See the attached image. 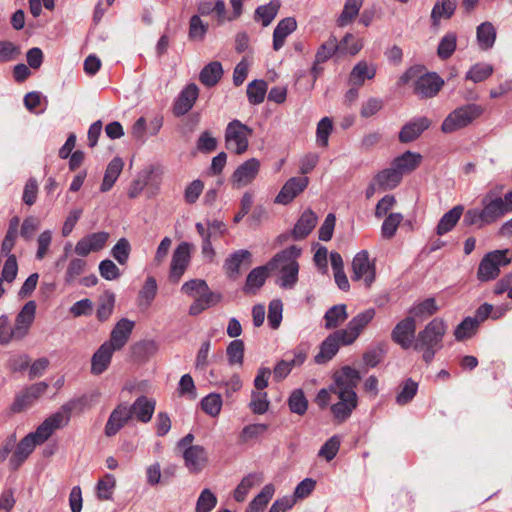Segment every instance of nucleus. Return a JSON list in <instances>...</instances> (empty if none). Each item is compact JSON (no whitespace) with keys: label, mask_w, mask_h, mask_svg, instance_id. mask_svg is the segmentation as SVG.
Listing matches in <instances>:
<instances>
[{"label":"nucleus","mask_w":512,"mask_h":512,"mask_svg":"<svg viewBox=\"0 0 512 512\" xmlns=\"http://www.w3.org/2000/svg\"><path fill=\"white\" fill-rule=\"evenodd\" d=\"M446 331L445 321L442 318H434L418 332L413 349L422 352V359L426 364H430L437 351L442 349Z\"/></svg>","instance_id":"1"},{"label":"nucleus","mask_w":512,"mask_h":512,"mask_svg":"<svg viewBox=\"0 0 512 512\" xmlns=\"http://www.w3.org/2000/svg\"><path fill=\"white\" fill-rule=\"evenodd\" d=\"M482 112V107L473 103L458 107L444 119L441 131L443 133H453L465 128L477 119Z\"/></svg>","instance_id":"2"},{"label":"nucleus","mask_w":512,"mask_h":512,"mask_svg":"<svg viewBox=\"0 0 512 512\" xmlns=\"http://www.w3.org/2000/svg\"><path fill=\"white\" fill-rule=\"evenodd\" d=\"M509 249L494 250L487 253L479 263L477 270V278L481 282L494 280L500 273V267L507 266L511 263L508 257Z\"/></svg>","instance_id":"3"},{"label":"nucleus","mask_w":512,"mask_h":512,"mask_svg":"<svg viewBox=\"0 0 512 512\" xmlns=\"http://www.w3.org/2000/svg\"><path fill=\"white\" fill-rule=\"evenodd\" d=\"M253 129L234 119L228 123L225 130V144L228 150L237 155L245 153L249 146L248 138L252 136Z\"/></svg>","instance_id":"4"},{"label":"nucleus","mask_w":512,"mask_h":512,"mask_svg":"<svg viewBox=\"0 0 512 512\" xmlns=\"http://www.w3.org/2000/svg\"><path fill=\"white\" fill-rule=\"evenodd\" d=\"M353 39V35L347 33L340 42L334 35H331L327 41L320 45L318 48L315 59L318 63H324L328 61L336 52L348 53L350 55H356L363 47L362 43L356 41L352 46L348 47L347 43Z\"/></svg>","instance_id":"5"},{"label":"nucleus","mask_w":512,"mask_h":512,"mask_svg":"<svg viewBox=\"0 0 512 512\" xmlns=\"http://www.w3.org/2000/svg\"><path fill=\"white\" fill-rule=\"evenodd\" d=\"M334 385L330 386L333 393H356L355 389L361 381L360 372L351 366H343L333 373Z\"/></svg>","instance_id":"6"},{"label":"nucleus","mask_w":512,"mask_h":512,"mask_svg":"<svg viewBox=\"0 0 512 512\" xmlns=\"http://www.w3.org/2000/svg\"><path fill=\"white\" fill-rule=\"evenodd\" d=\"M352 280L359 281L364 279L365 286L369 288L375 280V263L370 262L367 250L358 252L352 261Z\"/></svg>","instance_id":"7"},{"label":"nucleus","mask_w":512,"mask_h":512,"mask_svg":"<svg viewBox=\"0 0 512 512\" xmlns=\"http://www.w3.org/2000/svg\"><path fill=\"white\" fill-rule=\"evenodd\" d=\"M482 214L484 217V224H492L508 214L506 206L502 201V197L497 195L494 190L488 191L481 200Z\"/></svg>","instance_id":"8"},{"label":"nucleus","mask_w":512,"mask_h":512,"mask_svg":"<svg viewBox=\"0 0 512 512\" xmlns=\"http://www.w3.org/2000/svg\"><path fill=\"white\" fill-rule=\"evenodd\" d=\"M416 321L413 316H407L399 321L391 332V339L402 349L411 348L415 342Z\"/></svg>","instance_id":"9"},{"label":"nucleus","mask_w":512,"mask_h":512,"mask_svg":"<svg viewBox=\"0 0 512 512\" xmlns=\"http://www.w3.org/2000/svg\"><path fill=\"white\" fill-rule=\"evenodd\" d=\"M190 248L189 243L181 242L174 250L169 272L171 282L178 283L185 273L190 263Z\"/></svg>","instance_id":"10"},{"label":"nucleus","mask_w":512,"mask_h":512,"mask_svg":"<svg viewBox=\"0 0 512 512\" xmlns=\"http://www.w3.org/2000/svg\"><path fill=\"white\" fill-rule=\"evenodd\" d=\"M345 332L336 330L327 336L320 345L318 354L314 357L317 364H325L329 362L339 351L340 345H350L345 341Z\"/></svg>","instance_id":"11"},{"label":"nucleus","mask_w":512,"mask_h":512,"mask_svg":"<svg viewBox=\"0 0 512 512\" xmlns=\"http://www.w3.org/2000/svg\"><path fill=\"white\" fill-rule=\"evenodd\" d=\"M109 239L108 232H95L82 237L75 245L74 252L80 257H86L91 252L102 250Z\"/></svg>","instance_id":"12"},{"label":"nucleus","mask_w":512,"mask_h":512,"mask_svg":"<svg viewBox=\"0 0 512 512\" xmlns=\"http://www.w3.org/2000/svg\"><path fill=\"white\" fill-rule=\"evenodd\" d=\"M277 270L273 263L269 260L265 265L253 268L247 275L243 292L245 294L255 295L258 290L265 284L269 273Z\"/></svg>","instance_id":"13"},{"label":"nucleus","mask_w":512,"mask_h":512,"mask_svg":"<svg viewBox=\"0 0 512 512\" xmlns=\"http://www.w3.org/2000/svg\"><path fill=\"white\" fill-rule=\"evenodd\" d=\"M375 314V309L369 308L353 317L345 329H339V331H344L346 333L344 336L346 340L345 342L352 344L364 328L373 320Z\"/></svg>","instance_id":"14"},{"label":"nucleus","mask_w":512,"mask_h":512,"mask_svg":"<svg viewBox=\"0 0 512 512\" xmlns=\"http://www.w3.org/2000/svg\"><path fill=\"white\" fill-rule=\"evenodd\" d=\"M432 122L426 116L416 117L405 123L398 135L401 143L407 144L418 139L421 134L430 128Z\"/></svg>","instance_id":"15"},{"label":"nucleus","mask_w":512,"mask_h":512,"mask_svg":"<svg viewBox=\"0 0 512 512\" xmlns=\"http://www.w3.org/2000/svg\"><path fill=\"white\" fill-rule=\"evenodd\" d=\"M308 184L309 178L306 176L290 178L281 188L275 202L283 205L289 204L307 188Z\"/></svg>","instance_id":"16"},{"label":"nucleus","mask_w":512,"mask_h":512,"mask_svg":"<svg viewBox=\"0 0 512 512\" xmlns=\"http://www.w3.org/2000/svg\"><path fill=\"white\" fill-rule=\"evenodd\" d=\"M339 401L330 407L334 419L342 423L346 421L358 405V397L356 393H336Z\"/></svg>","instance_id":"17"},{"label":"nucleus","mask_w":512,"mask_h":512,"mask_svg":"<svg viewBox=\"0 0 512 512\" xmlns=\"http://www.w3.org/2000/svg\"><path fill=\"white\" fill-rule=\"evenodd\" d=\"M199 95V89L196 84H188L175 100L172 112L175 117H181L187 114L194 106Z\"/></svg>","instance_id":"18"},{"label":"nucleus","mask_w":512,"mask_h":512,"mask_svg":"<svg viewBox=\"0 0 512 512\" xmlns=\"http://www.w3.org/2000/svg\"><path fill=\"white\" fill-rule=\"evenodd\" d=\"M444 81L434 72L420 76L414 84V92L421 98L434 97L442 88Z\"/></svg>","instance_id":"19"},{"label":"nucleus","mask_w":512,"mask_h":512,"mask_svg":"<svg viewBox=\"0 0 512 512\" xmlns=\"http://www.w3.org/2000/svg\"><path fill=\"white\" fill-rule=\"evenodd\" d=\"M131 419L132 415L129 407L125 404H119L111 412L106 422L104 429L105 435L107 437L115 436Z\"/></svg>","instance_id":"20"},{"label":"nucleus","mask_w":512,"mask_h":512,"mask_svg":"<svg viewBox=\"0 0 512 512\" xmlns=\"http://www.w3.org/2000/svg\"><path fill=\"white\" fill-rule=\"evenodd\" d=\"M36 308V302L34 300H30L25 303L17 314L14 325L17 340H20L27 335L29 328L35 319Z\"/></svg>","instance_id":"21"},{"label":"nucleus","mask_w":512,"mask_h":512,"mask_svg":"<svg viewBox=\"0 0 512 512\" xmlns=\"http://www.w3.org/2000/svg\"><path fill=\"white\" fill-rule=\"evenodd\" d=\"M259 168L260 162L256 158L248 159L234 171L231 177L232 183L238 187L250 184L256 178Z\"/></svg>","instance_id":"22"},{"label":"nucleus","mask_w":512,"mask_h":512,"mask_svg":"<svg viewBox=\"0 0 512 512\" xmlns=\"http://www.w3.org/2000/svg\"><path fill=\"white\" fill-rule=\"evenodd\" d=\"M185 466L191 473L201 472L208 462L207 452L203 446L187 447L183 452Z\"/></svg>","instance_id":"23"},{"label":"nucleus","mask_w":512,"mask_h":512,"mask_svg":"<svg viewBox=\"0 0 512 512\" xmlns=\"http://www.w3.org/2000/svg\"><path fill=\"white\" fill-rule=\"evenodd\" d=\"M135 323L127 318L120 319L111 331L110 339L105 343H110L115 350L122 349L129 340Z\"/></svg>","instance_id":"24"},{"label":"nucleus","mask_w":512,"mask_h":512,"mask_svg":"<svg viewBox=\"0 0 512 512\" xmlns=\"http://www.w3.org/2000/svg\"><path fill=\"white\" fill-rule=\"evenodd\" d=\"M37 442L30 434H27L15 447L10 457L9 466L12 471L18 470L37 446Z\"/></svg>","instance_id":"25"},{"label":"nucleus","mask_w":512,"mask_h":512,"mask_svg":"<svg viewBox=\"0 0 512 512\" xmlns=\"http://www.w3.org/2000/svg\"><path fill=\"white\" fill-rule=\"evenodd\" d=\"M252 254L246 249H240L230 254L224 261L223 269L230 279H236L240 273V266L244 263L250 266Z\"/></svg>","instance_id":"26"},{"label":"nucleus","mask_w":512,"mask_h":512,"mask_svg":"<svg viewBox=\"0 0 512 512\" xmlns=\"http://www.w3.org/2000/svg\"><path fill=\"white\" fill-rule=\"evenodd\" d=\"M115 351L110 343L104 342L91 358V373L93 375L104 373L108 369Z\"/></svg>","instance_id":"27"},{"label":"nucleus","mask_w":512,"mask_h":512,"mask_svg":"<svg viewBox=\"0 0 512 512\" xmlns=\"http://www.w3.org/2000/svg\"><path fill=\"white\" fill-rule=\"evenodd\" d=\"M156 401L144 395L139 396L129 407L132 418L135 417L139 422L148 423L155 411Z\"/></svg>","instance_id":"28"},{"label":"nucleus","mask_w":512,"mask_h":512,"mask_svg":"<svg viewBox=\"0 0 512 512\" xmlns=\"http://www.w3.org/2000/svg\"><path fill=\"white\" fill-rule=\"evenodd\" d=\"M317 220V215L311 209L305 210L294 225L291 232L292 238L294 240L305 239L316 226Z\"/></svg>","instance_id":"29"},{"label":"nucleus","mask_w":512,"mask_h":512,"mask_svg":"<svg viewBox=\"0 0 512 512\" xmlns=\"http://www.w3.org/2000/svg\"><path fill=\"white\" fill-rule=\"evenodd\" d=\"M422 160V156L419 153L406 151L400 156L392 160L391 165L400 173L403 177L405 173H410L418 168Z\"/></svg>","instance_id":"30"},{"label":"nucleus","mask_w":512,"mask_h":512,"mask_svg":"<svg viewBox=\"0 0 512 512\" xmlns=\"http://www.w3.org/2000/svg\"><path fill=\"white\" fill-rule=\"evenodd\" d=\"M297 28V22L293 17H287L279 21L273 32V49L280 50L288 35L294 32Z\"/></svg>","instance_id":"31"},{"label":"nucleus","mask_w":512,"mask_h":512,"mask_svg":"<svg viewBox=\"0 0 512 512\" xmlns=\"http://www.w3.org/2000/svg\"><path fill=\"white\" fill-rule=\"evenodd\" d=\"M457 0H441L435 3L431 11V24L433 28H438L442 18L450 19L456 10Z\"/></svg>","instance_id":"32"},{"label":"nucleus","mask_w":512,"mask_h":512,"mask_svg":"<svg viewBox=\"0 0 512 512\" xmlns=\"http://www.w3.org/2000/svg\"><path fill=\"white\" fill-rule=\"evenodd\" d=\"M198 15L209 16L213 12L216 14L218 25L226 21V5L223 0H202L197 4Z\"/></svg>","instance_id":"33"},{"label":"nucleus","mask_w":512,"mask_h":512,"mask_svg":"<svg viewBox=\"0 0 512 512\" xmlns=\"http://www.w3.org/2000/svg\"><path fill=\"white\" fill-rule=\"evenodd\" d=\"M464 212V207L462 205H456L448 212H446L441 219L439 220L436 233L437 235H444L450 232L460 220L462 214Z\"/></svg>","instance_id":"34"},{"label":"nucleus","mask_w":512,"mask_h":512,"mask_svg":"<svg viewBox=\"0 0 512 512\" xmlns=\"http://www.w3.org/2000/svg\"><path fill=\"white\" fill-rule=\"evenodd\" d=\"M123 167L124 162L120 157H115L108 163L100 186L101 192H107L113 187Z\"/></svg>","instance_id":"35"},{"label":"nucleus","mask_w":512,"mask_h":512,"mask_svg":"<svg viewBox=\"0 0 512 512\" xmlns=\"http://www.w3.org/2000/svg\"><path fill=\"white\" fill-rule=\"evenodd\" d=\"M222 76V64L219 61H212L202 68L199 80L206 87H213L220 81Z\"/></svg>","instance_id":"36"},{"label":"nucleus","mask_w":512,"mask_h":512,"mask_svg":"<svg viewBox=\"0 0 512 512\" xmlns=\"http://www.w3.org/2000/svg\"><path fill=\"white\" fill-rule=\"evenodd\" d=\"M130 349L135 361L144 362L157 352L158 345L154 340H141L134 343Z\"/></svg>","instance_id":"37"},{"label":"nucleus","mask_w":512,"mask_h":512,"mask_svg":"<svg viewBox=\"0 0 512 512\" xmlns=\"http://www.w3.org/2000/svg\"><path fill=\"white\" fill-rule=\"evenodd\" d=\"M400 173L390 164L389 168L380 171L374 181L382 190L394 189L402 181Z\"/></svg>","instance_id":"38"},{"label":"nucleus","mask_w":512,"mask_h":512,"mask_svg":"<svg viewBox=\"0 0 512 512\" xmlns=\"http://www.w3.org/2000/svg\"><path fill=\"white\" fill-rule=\"evenodd\" d=\"M476 37L481 50L491 49L496 40V29L491 22H483L477 27Z\"/></svg>","instance_id":"39"},{"label":"nucleus","mask_w":512,"mask_h":512,"mask_svg":"<svg viewBox=\"0 0 512 512\" xmlns=\"http://www.w3.org/2000/svg\"><path fill=\"white\" fill-rule=\"evenodd\" d=\"M376 75V66L368 65L366 61L358 62L350 73V80L357 86H362L366 79H373Z\"/></svg>","instance_id":"40"},{"label":"nucleus","mask_w":512,"mask_h":512,"mask_svg":"<svg viewBox=\"0 0 512 512\" xmlns=\"http://www.w3.org/2000/svg\"><path fill=\"white\" fill-rule=\"evenodd\" d=\"M280 286L286 289H291L298 281L299 264L298 262L280 263Z\"/></svg>","instance_id":"41"},{"label":"nucleus","mask_w":512,"mask_h":512,"mask_svg":"<svg viewBox=\"0 0 512 512\" xmlns=\"http://www.w3.org/2000/svg\"><path fill=\"white\" fill-rule=\"evenodd\" d=\"M158 291V285L154 276H148L138 293L139 306L149 307L154 301Z\"/></svg>","instance_id":"42"},{"label":"nucleus","mask_w":512,"mask_h":512,"mask_svg":"<svg viewBox=\"0 0 512 512\" xmlns=\"http://www.w3.org/2000/svg\"><path fill=\"white\" fill-rule=\"evenodd\" d=\"M275 488L272 484L265 485L259 494L247 506L245 512H261L272 499Z\"/></svg>","instance_id":"43"},{"label":"nucleus","mask_w":512,"mask_h":512,"mask_svg":"<svg viewBox=\"0 0 512 512\" xmlns=\"http://www.w3.org/2000/svg\"><path fill=\"white\" fill-rule=\"evenodd\" d=\"M280 8V2L278 0H271L266 5L257 7L254 14L255 21H261L264 27H267L276 17Z\"/></svg>","instance_id":"44"},{"label":"nucleus","mask_w":512,"mask_h":512,"mask_svg":"<svg viewBox=\"0 0 512 512\" xmlns=\"http://www.w3.org/2000/svg\"><path fill=\"white\" fill-rule=\"evenodd\" d=\"M346 308L345 304H338L329 308L324 315L325 328L333 329L344 322L348 317Z\"/></svg>","instance_id":"45"},{"label":"nucleus","mask_w":512,"mask_h":512,"mask_svg":"<svg viewBox=\"0 0 512 512\" xmlns=\"http://www.w3.org/2000/svg\"><path fill=\"white\" fill-rule=\"evenodd\" d=\"M115 306V294L106 290L99 298V305L96 311V317L100 322H104L109 319Z\"/></svg>","instance_id":"46"},{"label":"nucleus","mask_w":512,"mask_h":512,"mask_svg":"<svg viewBox=\"0 0 512 512\" xmlns=\"http://www.w3.org/2000/svg\"><path fill=\"white\" fill-rule=\"evenodd\" d=\"M457 47V35L454 32L446 33L440 40L437 47V55L441 60L449 59Z\"/></svg>","instance_id":"47"},{"label":"nucleus","mask_w":512,"mask_h":512,"mask_svg":"<svg viewBox=\"0 0 512 512\" xmlns=\"http://www.w3.org/2000/svg\"><path fill=\"white\" fill-rule=\"evenodd\" d=\"M267 83L264 80H253L247 86V97L250 104L259 105L261 104L267 93Z\"/></svg>","instance_id":"48"},{"label":"nucleus","mask_w":512,"mask_h":512,"mask_svg":"<svg viewBox=\"0 0 512 512\" xmlns=\"http://www.w3.org/2000/svg\"><path fill=\"white\" fill-rule=\"evenodd\" d=\"M418 383L412 378H407L400 385V391L396 395V403L400 406L410 403L416 396Z\"/></svg>","instance_id":"49"},{"label":"nucleus","mask_w":512,"mask_h":512,"mask_svg":"<svg viewBox=\"0 0 512 512\" xmlns=\"http://www.w3.org/2000/svg\"><path fill=\"white\" fill-rule=\"evenodd\" d=\"M363 0H346L344 8L337 19V25L344 27L348 25L359 13Z\"/></svg>","instance_id":"50"},{"label":"nucleus","mask_w":512,"mask_h":512,"mask_svg":"<svg viewBox=\"0 0 512 512\" xmlns=\"http://www.w3.org/2000/svg\"><path fill=\"white\" fill-rule=\"evenodd\" d=\"M288 407L292 413L303 416L308 409V400L302 389H295L288 398Z\"/></svg>","instance_id":"51"},{"label":"nucleus","mask_w":512,"mask_h":512,"mask_svg":"<svg viewBox=\"0 0 512 512\" xmlns=\"http://www.w3.org/2000/svg\"><path fill=\"white\" fill-rule=\"evenodd\" d=\"M439 310V307L436 304V300L433 297L426 298L424 301L412 306L408 313L410 316L419 317H428L434 315Z\"/></svg>","instance_id":"52"},{"label":"nucleus","mask_w":512,"mask_h":512,"mask_svg":"<svg viewBox=\"0 0 512 512\" xmlns=\"http://www.w3.org/2000/svg\"><path fill=\"white\" fill-rule=\"evenodd\" d=\"M477 321L472 317L464 318L455 328L454 336L457 341L471 338L478 330Z\"/></svg>","instance_id":"53"},{"label":"nucleus","mask_w":512,"mask_h":512,"mask_svg":"<svg viewBox=\"0 0 512 512\" xmlns=\"http://www.w3.org/2000/svg\"><path fill=\"white\" fill-rule=\"evenodd\" d=\"M493 74V67L487 63H476L466 73V80H471L474 83H479Z\"/></svg>","instance_id":"54"},{"label":"nucleus","mask_w":512,"mask_h":512,"mask_svg":"<svg viewBox=\"0 0 512 512\" xmlns=\"http://www.w3.org/2000/svg\"><path fill=\"white\" fill-rule=\"evenodd\" d=\"M402 220L403 215L401 213L388 214L381 226L382 237L384 239L393 238Z\"/></svg>","instance_id":"55"},{"label":"nucleus","mask_w":512,"mask_h":512,"mask_svg":"<svg viewBox=\"0 0 512 512\" xmlns=\"http://www.w3.org/2000/svg\"><path fill=\"white\" fill-rule=\"evenodd\" d=\"M208 31V24L204 23L199 15L191 16L189 20L188 38L191 41H202Z\"/></svg>","instance_id":"56"},{"label":"nucleus","mask_w":512,"mask_h":512,"mask_svg":"<svg viewBox=\"0 0 512 512\" xmlns=\"http://www.w3.org/2000/svg\"><path fill=\"white\" fill-rule=\"evenodd\" d=\"M201 409L211 417L219 415L222 408V398L218 393H210L201 400Z\"/></svg>","instance_id":"57"},{"label":"nucleus","mask_w":512,"mask_h":512,"mask_svg":"<svg viewBox=\"0 0 512 512\" xmlns=\"http://www.w3.org/2000/svg\"><path fill=\"white\" fill-rule=\"evenodd\" d=\"M244 342L240 339H235L229 343L226 349L228 363L230 365H242L244 360Z\"/></svg>","instance_id":"58"},{"label":"nucleus","mask_w":512,"mask_h":512,"mask_svg":"<svg viewBox=\"0 0 512 512\" xmlns=\"http://www.w3.org/2000/svg\"><path fill=\"white\" fill-rule=\"evenodd\" d=\"M301 248L292 245L280 252H278L270 261L273 263L276 269H278L280 263H292L297 262L296 259L301 255Z\"/></svg>","instance_id":"59"},{"label":"nucleus","mask_w":512,"mask_h":512,"mask_svg":"<svg viewBox=\"0 0 512 512\" xmlns=\"http://www.w3.org/2000/svg\"><path fill=\"white\" fill-rule=\"evenodd\" d=\"M152 174L153 168L150 167L149 169L140 173L139 176L132 181L128 189L129 198L134 199L140 195L145 186L148 184Z\"/></svg>","instance_id":"60"},{"label":"nucleus","mask_w":512,"mask_h":512,"mask_svg":"<svg viewBox=\"0 0 512 512\" xmlns=\"http://www.w3.org/2000/svg\"><path fill=\"white\" fill-rule=\"evenodd\" d=\"M131 253L130 242L126 238H120L111 249L112 257L120 264L125 265Z\"/></svg>","instance_id":"61"},{"label":"nucleus","mask_w":512,"mask_h":512,"mask_svg":"<svg viewBox=\"0 0 512 512\" xmlns=\"http://www.w3.org/2000/svg\"><path fill=\"white\" fill-rule=\"evenodd\" d=\"M386 351L385 343H379L376 347L368 349L363 354L364 364L368 367H376L383 360Z\"/></svg>","instance_id":"62"},{"label":"nucleus","mask_w":512,"mask_h":512,"mask_svg":"<svg viewBox=\"0 0 512 512\" xmlns=\"http://www.w3.org/2000/svg\"><path fill=\"white\" fill-rule=\"evenodd\" d=\"M217 504V497L215 494L208 488H205L200 493L197 503H196V512H210L212 511Z\"/></svg>","instance_id":"63"},{"label":"nucleus","mask_w":512,"mask_h":512,"mask_svg":"<svg viewBox=\"0 0 512 512\" xmlns=\"http://www.w3.org/2000/svg\"><path fill=\"white\" fill-rule=\"evenodd\" d=\"M116 485V479L112 474H106L97 483V497L100 500H110L112 498V490Z\"/></svg>","instance_id":"64"}]
</instances>
